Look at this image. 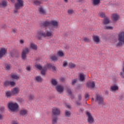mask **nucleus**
Here are the masks:
<instances>
[{"label": "nucleus", "instance_id": "f257e3e1", "mask_svg": "<svg viewBox=\"0 0 124 124\" xmlns=\"http://www.w3.org/2000/svg\"><path fill=\"white\" fill-rule=\"evenodd\" d=\"M52 113L53 115L54 116L52 118V124H56L58 122V120L59 118H58V116L60 115L61 114V110L57 108H53L52 110Z\"/></svg>", "mask_w": 124, "mask_h": 124}, {"label": "nucleus", "instance_id": "f03ea898", "mask_svg": "<svg viewBox=\"0 0 124 124\" xmlns=\"http://www.w3.org/2000/svg\"><path fill=\"white\" fill-rule=\"evenodd\" d=\"M8 107L11 112L19 111V105L17 103H9Z\"/></svg>", "mask_w": 124, "mask_h": 124}, {"label": "nucleus", "instance_id": "7ed1b4c3", "mask_svg": "<svg viewBox=\"0 0 124 124\" xmlns=\"http://www.w3.org/2000/svg\"><path fill=\"white\" fill-rule=\"evenodd\" d=\"M95 101L97 102L99 105H103L104 104V99H103L102 95L99 94H96Z\"/></svg>", "mask_w": 124, "mask_h": 124}, {"label": "nucleus", "instance_id": "20e7f679", "mask_svg": "<svg viewBox=\"0 0 124 124\" xmlns=\"http://www.w3.org/2000/svg\"><path fill=\"white\" fill-rule=\"evenodd\" d=\"M30 53V50L28 47H25L24 49L22 50L21 54V58L25 61L27 58V55Z\"/></svg>", "mask_w": 124, "mask_h": 124}, {"label": "nucleus", "instance_id": "39448f33", "mask_svg": "<svg viewBox=\"0 0 124 124\" xmlns=\"http://www.w3.org/2000/svg\"><path fill=\"white\" fill-rule=\"evenodd\" d=\"M119 42L116 44V47H120V46H123V43H124V39L123 37V32H121L119 35L118 37Z\"/></svg>", "mask_w": 124, "mask_h": 124}, {"label": "nucleus", "instance_id": "423d86ee", "mask_svg": "<svg viewBox=\"0 0 124 124\" xmlns=\"http://www.w3.org/2000/svg\"><path fill=\"white\" fill-rule=\"evenodd\" d=\"M19 51L16 49H14L10 52V56L12 58L18 59L19 58Z\"/></svg>", "mask_w": 124, "mask_h": 124}, {"label": "nucleus", "instance_id": "0eeeda50", "mask_svg": "<svg viewBox=\"0 0 124 124\" xmlns=\"http://www.w3.org/2000/svg\"><path fill=\"white\" fill-rule=\"evenodd\" d=\"M37 37L39 40H42V37H45V32L40 30L37 32Z\"/></svg>", "mask_w": 124, "mask_h": 124}, {"label": "nucleus", "instance_id": "6e6552de", "mask_svg": "<svg viewBox=\"0 0 124 124\" xmlns=\"http://www.w3.org/2000/svg\"><path fill=\"white\" fill-rule=\"evenodd\" d=\"M86 115L88 117V123L89 124H93V122H94V119L91 113L89 111H86Z\"/></svg>", "mask_w": 124, "mask_h": 124}, {"label": "nucleus", "instance_id": "1a4fd4ad", "mask_svg": "<svg viewBox=\"0 0 124 124\" xmlns=\"http://www.w3.org/2000/svg\"><path fill=\"white\" fill-rule=\"evenodd\" d=\"M17 2L15 5L16 9H20L21 7L24 6V1L23 0H17Z\"/></svg>", "mask_w": 124, "mask_h": 124}, {"label": "nucleus", "instance_id": "9d476101", "mask_svg": "<svg viewBox=\"0 0 124 124\" xmlns=\"http://www.w3.org/2000/svg\"><path fill=\"white\" fill-rule=\"evenodd\" d=\"M7 53V50L4 48V47H1L0 49V60H1L2 59L3 57H4V55L5 54Z\"/></svg>", "mask_w": 124, "mask_h": 124}, {"label": "nucleus", "instance_id": "9b49d317", "mask_svg": "<svg viewBox=\"0 0 124 124\" xmlns=\"http://www.w3.org/2000/svg\"><path fill=\"white\" fill-rule=\"evenodd\" d=\"M86 87L93 89L95 87V83H94V81H88L86 83Z\"/></svg>", "mask_w": 124, "mask_h": 124}, {"label": "nucleus", "instance_id": "f8f14e48", "mask_svg": "<svg viewBox=\"0 0 124 124\" xmlns=\"http://www.w3.org/2000/svg\"><path fill=\"white\" fill-rule=\"evenodd\" d=\"M81 100H82V95L79 94L78 95V100L76 101V103L78 106H82Z\"/></svg>", "mask_w": 124, "mask_h": 124}, {"label": "nucleus", "instance_id": "ddd939ff", "mask_svg": "<svg viewBox=\"0 0 124 124\" xmlns=\"http://www.w3.org/2000/svg\"><path fill=\"white\" fill-rule=\"evenodd\" d=\"M55 89L58 93H62L63 92V87L62 85H59L56 86Z\"/></svg>", "mask_w": 124, "mask_h": 124}, {"label": "nucleus", "instance_id": "4468645a", "mask_svg": "<svg viewBox=\"0 0 124 124\" xmlns=\"http://www.w3.org/2000/svg\"><path fill=\"white\" fill-rule=\"evenodd\" d=\"M119 18H120V16L115 14H113L111 16L112 20L114 22H117V20H119Z\"/></svg>", "mask_w": 124, "mask_h": 124}, {"label": "nucleus", "instance_id": "2eb2a0df", "mask_svg": "<svg viewBox=\"0 0 124 124\" xmlns=\"http://www.w3.org/2000/svg\"><path fill=\"white\" fill-rule=\"evenodd\" d=\"M12 93L13 94H15V95H17L19 93V88H15L12 91Z\"/></svg>", "mask_w": 124, "mask_h": 124}, {"label": "nucleus", "instance_id": "dca6fc26", "mask_svg": "<svg viewBox=\"0 0 124 124\" xmlns=\"http://www.w3.org/2000/svg\"><path fill=\"white\" fill-rule=\"evenodd\" d=\"M110 23V19H109V17H107L103 20L104 25H108Z\"/></svg>", "mask_w": 124, "mask_h": 124}, {"label": "nucleus", "instance_id": "f3484780", "mask_svg": "<svg viewBox=\"0 0 124 124\" xmlns=\"http://www.w3.org/2000/svg\"><path fill=\"white\" fill-rule=\"evenodd\" d=\"M50 26H53V27H58L59 24L56 20H52L50 21Z\"/></svg>", "mask_w": 124, "mask_h": 124}, {"label": "nucleus", "instance_id": "a211bd4d", "mask_svg": "<svg viewBox=\"0 0 124 124\" xmlns=\"http://www.w3.org/2000/svg\"><path fill=\"white\" fill-rule=\"evenodd\" d=\"M27 113H28V111L26 109H22L19 111V114L21 116H25V115H27Z\"/></svg>", "mask_w": 124, "mask_h": 124}, {"label": "nucleus", "instance_id": "6ab92c4d", "mask_svg": "<svg viewBox=\"0 0 124 124\" xmlns=\"http://www.w3.org/2000/svg\"><path fill=\"white\" fill-rule=\"evenodd\" d=\"M30 48L33 50H37V46L33 43H31Z\"/></svg>", "mask_w": 124, "mask_h": 124}, {"label": "nucleus", "instance_id": "aec40b11", "mask_svg": "<svg viewBox=\"0 0 124 124\" xmlns=\"http://www.w3.org/2000/svg\"><path fill=\"white\" fill-rule=\"evenodd\" d=\"M39 13L41 14L44 15L46 13V11L42 7L39 8Z\"/></svg>", "mask_w": 124, "mask_h": 124}, {"label": "nucleus", "instance_id": "412c9836", "mask_svg": "<svg viewBox=\"0 0 124 124\" xmlns=\"http://www.w3.org/2000/svg\"><path fill=\"white\" fill-rule=\"evenodd\" d=\"M51 82L53 86H57V85H58V81H57L56 79L54 78H52L51 79Z\"/></svg>", "mask_w": 124, "mask_h": 124}, {"label": "nucleus", "instance_id": "4be33fe9", "mask_svg": "<svg viewBox=\"0 0 124 124\" xmlns=\"http://www.w3.org/2000/svg\"><path fill=\"white\" fill-rule=\"evenodd\" d=\"M110 89L111 91H118L119 90V87L117 86V85H114L110 87Z\"/></svg>", "mask_w": 124, "mask_h": 124}, {"label": "nucleus", "instance_id": "5701e85b", "mask_svg": "<svg viewBox=\"0 0 124 124\" xmlns=\"http://www.w3.org/2000/svg\"><path fill=\"white\" fill-rule=\"evenodd\" d=\"M93 3L94 5H98L100 3V0H93Z\"/></svg>", "mask_w": 124, "mask_h": 124}, {"label": "nucleus", "instance_id": "b1692460", "mask_svg": "<svg viewBox=\"0 0 124 124\" xmlns=\"http://www.w3.org/2000/svg\"><path fill=\"white\" fill-rule=\"evenodd\" d=\"M44 27H48V26H51V22L45 21L43 22Z\"/></svg>", "mask_w": 124, "mask_h": 124}, {"label": "nucleus", "instance_id": "393cba45", "mask_svg": "<svg viewBox=\"0 0 124 124\" xmlns=\"http://www.w3.org/2000/svg\"><path fill=\"white\" fill-rule=\"evenodd\" d=\"M71 116V112L70 111H66L65 112V116L67 118H69Z\"/></svg>", "mask_w": 124, "mask_h": 124}, {"label": "nucleus", "instance_id": "a878e982", "mask_svg": "<svg viewBox=\"0 0 124 124\" xmlns=\"http://www.w3.org/2000/svg\"><path fill=\"white\" fill-rule=\"evenodd\" d=\"M79 80L83 82V81H85V76L83 74H80L79 75Z\"/></svg>", "mask_w": 124, "mask_h": 124}, {"label": "nucleus", "instance_id": "bb28decb", "mask_svg": "<svg viewBox=\"0 0 124 124\" xmlns=\"http://www.w3.org/2000/svg\"><path fill=\"white\" fill-rule=\"evenodd\" d=\"M69 68H75V67H76V64L72 63V62H70L69 63Z\"/></svg>", "mask_w": 124, "mask_h": 124}, {"label": "nucleus", "instance_id": "cd10ccee", "mask_svg": "<svg viewBox=\"0 0 124 124\" xmlns=\"http://www.w3.org/2000/svg\"><path fill=\"white\" fill-rule=\"evenodd\" d=\"M93 39L95 42H98L99 41V37L97 36H93Z\"/></svg>", "mask_w": 124, "mask_h": 124}, {"label": "nucleus", "instance_id": "c85d7f7f", "mask_svg": "<svg viewBox=\"0 0 124 124\" xmlns=\"http://www.w3.org/2000/svg\"><path fill=\"white\" fill-rule=\"evenodd\" d=\"M1 5L4 7H6V6H7V1L6 0L2 1V3H1Z\"/></svg>", "mask_w": 124, "mask_h": 124}, {"label": "nucleus", "instance_id": "c756f323", "mask_svg": "<svg viewBox=\"0 0 124 124\" xmlns=\"http://www.w3.org/2000/svg\"><path fill=\"white\" fill-rule=\"evenodd\" d=\"M49 36H52V31H47L45 33V37H49Z\"/></svg>", "mask_w": 124, "mask_h": 124}, {"label": "nucleus", "instance_id": "7c9ffc66", "mask_svg": "<svg viewBox=\"0 0 124 124\" xmlns=\"http://www.w3.org/2000/svg\"><path fill=\"white\" fill-rule=\"evenodd\" d=\"M29 99L30 100V101H32L33 99L34 98V95L30 94L29 96Z\"/></svg>", "mask_w": 124, "mask_h": 124}, {"label": "nucleus", "instance_id": "2f4dec72", "mask_svg": "<svg viewBox=\"0 0 124 124\" xmlns=\"http://www.w3.org/2000/svg\"><path fill=\"white\" fill-rule=\"evenodd\" d=\"M12 92H10V91H7L6 92V96H7V97H9V96H11V95H12Z\"/></svg>", "mask_w": 124, "mask_h": 124}, {"label": "nucleus", "instance_id": "473e14b6", "mask_svg": "<svg viewBox=\"0 0 124 124\" xmlns=\"http://www.w3.org/2000/svg\"><path fill=\"white\" fill-rule=\"evenodd\" d=\"M36 80L37 81V82H42L43 81L42 78L40 76H37L36 77Z\"/></svg>", "mask_w": 124, "mask_h": 124}, {"label": "nucleus", "instance_id": "72a5a7b5", "mask_svg": "<svg viewBox=\"0 0 124 124\" xmlns=\"http://www.w3.org/2000/svg\"><path fill=\"white\" fill-rule=\"evenodd\" d=\"M10 84V81L8 80H6L4 82V86H5V87H7V86H9Z\"/></svg>", "mask_w": 124, "mask_h": 124}, {"label": "nucleus", "instance_id": "f704fd0d", "mask_svg": "<svg viewBox=\"0 0 124 124\" xmlns=\"http://www.w3.org/2000/svg\"><path fill=\"white\" fill-rule=\"evenodd\" d=\"M5 68L6 70H9V69H10V64H5Z\"/></svg>", "mask_w": 124, "mask_h": 124}, {"label": "nucleus", "instance_id": "c9c22d12", "mask_svg": "<svg viewBox=\"0 0 124 124\" xmlns=\"http://www.w3.org/2000/svg\"><path fill=\"white\" fill-rule=\"evenodd\" d=\"M100 17H101V18H104V19L107 17L105 14L103 13H100Z\"/></svg>", "mask_w": 124, "mask_h": 124}, {"label": "nucleus", "instance_id": "e433bc0d", "mask_svg": "<svg viewBox=\"0 0 124 124\" xmlns=\"http://www.w3.org/2000/svg\"><path fill=\"white\" fill-rule=\"evenodd\" d=\"M50 59L52 60V61H56L58 60V57H57L56 56H52L50 57Z\"/></svg>", "mask_w": 124, "mask_h": 124}, {"label": "nucleus", "instance_id": "4c0bfd02", "mask_svg": "<svg viewBox=\"0 0 124 124\" xmlns=\"http://www.w3.org/2000/svg\"><path fill=\"white\" fill-rule=\"evenodd\" d=\"M11 78L13 79H19V77H18L17 75H16L15 74L12 75Z\"/></svg>", "mask_w": 124, "mask_h": 124}, {"label": "nucleus", "instance_id": "58836bf2", "mask_svg": "<svg viewBox=\"0 0 124 124\" xmlns=\"http://www.w3.org/2000/svg\"><path fill=\"white\" fill-rule=\"evenodd\" d=\"M67 92L69 93V95H72V92L70 88H67Z\"/></svg>", "mask_w": 124, "mask_h": 124}, {"label": "nucleus", "instance_id": "ea45409f", "mask_svg": "<svg viewBox=\"0 0 124 124\" xmlns=\"http://www.w3.org/2000/svg\"><path fill=\"white\" fill-rule=\"evenodd\" d=\"M34 3L35 5H40V4H41V2L39 0H35L34 1Z\"/></svg>", "mask_w": 124, "mask_h": 124}, {"label": "nucleus", "instance_id": "a19ab883", "mask_svg": "<svg viewBox=\"0 0 124 124\" xmlns=\"http://www.w3.org/2000/svg\"><path fill=\"white\" fill-rule=\"evenodd\" d=\"M77 83V79H74L72 80V85L74 86Z\"/></svg>", "mask_w": 124, "mask_h": 124}, {"label": "nucleus", "instance_id": "79ce46f5", "mask_svg": "<svg viewBox=\"0 0 124 124\" xmlns=\"http://www.w3.org/2000/svg\"><path fill=\"white\" fill-rule=\"evenodd\" d=\"M53 65L51 63H47L46 65V67H47L48 69H51L52 68Z\"/></svg>", "mask_w": 124, "mask_h": 124}, {"label": "nucleus", "instance_id": "37998d69", "mask_svg": "<svg viewBox=\"0 0 124 124\" xmlns=\"http://www.w3.org/2000/svg\"><path fill=\"white\" fill-rule=\"evenodd\" d=\"M35 67L38 69H39V70H42L43 68L42 66H41L40 65H35Z\"/></svg>", "mask_w": 124, "mask_h": 124}, {"label": "nucleus", "instance_id": "c03bdc74", "mask_svg": "<svg viewBox=\"0 0 124 124\" xmlns=\"http://www.w3.org/2000/svg\"><path fill=\"white\" fill-rule=\"evenodd\" d=\"M17 101L18 102H20V103H23V102H24V99H23L22 98H17Z\"/></svg>", "mask_w": 124, "mask_h": 124}, {"label": "nucleus", "instance_id": "a18cd8bd", "mask_svg": "<svg viewBox=\"0 0 124 124\" xmlns=\"http://www.w3.org/2000/svg\"><path fill=\"white\" fill-rule=\"evenodd\" d=\"M58 54L60 57H63L64 55L63 52L62 51H59Z\"/></svg>", "mask_w": 124, "mask_h": 124}, {"label": "nucleus", "instance_id": "49530a36", "mask_svg": "<svg viewBox=\"0 0 124 124\" xmlns=\"http://www.w3.org/2000/svg\"><path fill=\"white\" fill-rule=\"evenodd\" d=\"M105 30H113V27L112 26H106L105 28Z\"/></svg>", "mask_w": 124, "mask_h": 124}, {"label": "nucleus", "instance_id": "de8ad7c7", "mask_svg": "<svg viewBox=\"0 0 124 124\" xmlns=\"http://www.w3.org/2000/svg\"><path fill=\"white\" fill-rule=\"evenodd\" d=\"M3 112H4V107H1L0 108V113L1 114H2V113H3Z\"/></svg>", "mask_w": 124, "mask_h": 124}, {"label": "nucleus", "instance_id": "09e8293b", "mask_svg": "<svg viewBox=\"0 0 124 124\" xmlns=\"http://www.w3.org/2000/svg\"><path fill=\"white\" fill-rule=\"evenodd\" d=\"M123 72H121L120 73V76H121V77H122V78H124V67H123Z\"/></svg>", "mask_w": 124, "mask_h": 124}, {"label": "nucleus", "instance_id": "8fccbe9b", "mask_svg": "<svg viewBox=\"0 0 124 124\" xmlns=\"http://www.w3.org/2000/svg\"><path fill=\"white\" fill-rule=\"evenodd\" d=\"M10 85L12 86V87H14V86L16 85V83H15L14 81H10Z\"/></svg>", "mask_w": 124, "mask_h": 124}, {"label": "nucleus", "instance_id": "3c124183", "mask_svg": "<svg viewBox=\"0 0 124 124\" xmlns=\"http://www.w3.org/2000/svg\"><path fill=\"white\" fill-rule=\"evenodd\" d=\"M73 12H74L73 11V10H71V9H69L68 10V11H67V13L70 14V15H71L73 13Z\"/></svg>", "mask_w": 124, "mask_h": 124}, {"label": "nucleus", "instance_id": "603ef678", "mask_svg": "<svg viewBox=\"0 0 124 124\" xmlns=\"http://www.w3.org/2000/svg\"><path fill=\"white\" fill-rule=\"evenodd\" d=\"M66 65H67V62L64 61L63 63V67H66Z\"/></svg>", "mask_w": 124, "mask_h": 124}, {"label": "nucleus", "instance_id": "864d4df0", "mask_svg": "<svg viewBox=\"0 0 124 124\" xmlns=\"http://www.w3.org/2000/svg\"><path fill=\"white\" fill-rule=\"evenodd\" d=\"M84 41H85V42H90V39L85 37L84 38Z\"/></svg>", "mask_w": 124, "mask_h": 124}, {"label": "nucleus", "instance_id": "5fc2aeb1", "mask_svg": "<svg viewBox=\"0 0 124 124\" xmlns=\"http://www.w3.org/2000/svg\"><path fill=\"white\" fill-rule=\"evenodd\" d=\"M82 85H81V84H78V86H77V90H80V89L81 88H82Z\"/></svg>", "mask_w": 124, "mask_h": 124}, {"label": "nucleus", "instance_id": "6e6d98bb", "mask_svg": "<svg viewBox=\"0 0 124 124\" xmlns=\"http://www.w3.org/2000/svg\"><path fill=\"white\" fill-rule=\"evenodd\" d=\"M46 71H44L43 70H42L41 71V73L42 74V75H45V74H46Z\"/></svg>", "mask_w": 124, "mask_h": 124}, {"label": "nucleus", "instance_id": "4d7b16f0", "mask_svg": "<svg viewBox=\"0 0 124 124\" xmlns=\"http://www.w3.org/2000/svg\"><path fill=\"white\" fill-rule=\"evenodd\" d=\"M26 70L27 71H31V66H28L26 67Z\"/></svg>", "mask_w": 124, "mask_h": 124}, {"label": "nucleus", "instance_id": "13d9d810", "mask_svg": "<svg viewBox=\"0 0 124 124\" xmlns=\"http://www.w3.org/2000/svg\"><path fill=\"white\" fill-rule=\"evenodd\" d=\"M47 68H48L47 67V66H45V67H44L43 68V69H42V70H44V71H46Z\"/></svg>", "mask_w": 124, "mask_h": 124}, {"label": "nucleus", "instance_id": "bf43d9fd", "mask_svg": "<svg viewBox=\"0 0 124 124\" xmlns=\"http://www.w3.org/2000/svg\"><path fill=\"white\" fill-rule=\"evenodd\" d=\"M16 31H17V29H13L12 32H13V33H16Z\"/></svg>", "mask_w": 124, "mask_h": 124}, {"label": "nucleus", "instance_id": "052dcab7", "mask_svg": "<svg viewBox=\"0 0 124 124\" xmlns=\"http://www.w3.org/2000/svg\"><path fill=\"white\" fill-rule=\"evenodd\" d=\"M1 29H4L6 28V25H5V24H4L3 25L1 26Z\"/></svg>", "mask_w": 124, "mask_h": 124}, {"label": "nucleus", "instance_id": "680f3d73", "mask_svg": "<svg viewBox=\"0 0 124 124\" xmlns=\"http://www.w3.org/2000/svg\"><path fill=\"white\" fill-rule=\"evenodd\" d=\"M51 68H52L53 71H56V66H52V67Z\"/></svg>", "mask_w": 124, "mask_h": 124}, {"label": "nucleus", "instance_id": "e2e57ef3", "mask_svg": "<svg viewBox=\"0 0 124 124\" xmlns=\"http://www.w3.org/2000/svg\"><path fill=\"white\" fill-rule=\"evenodd\" d=\"M65 80V79L64 78H62L61 79V82H64Z\"/></svg>", "mask_w": 124, "mask_h": 124}, {"label": "nucleus", "instance_id": "0e129e2a", "mask_svg": "<svg viewBox=\"0 0 124 124\" xmlns=\"http://www.w3.org/2000/svg\"><path fill=\"white\" fill-rule=\"evenodd\" d=\"M85 97L86 99L88 98L89 97V94H86Z\"/></svg>", "mask_w": 124, "mask_h": 124}, {"label": "nucleus", "instance_id": "69168bd1", "mask_svg": "<svg viewBox=\"0 0 124 124\" xmlns=\"http://www.w3.org/2000/svg\"><path fill=\"white\" fill-rule=\"evenodd\" d=\"M20 43L21 44H23L24 43V40H20Z\"/></svg>", "mask_w": 124, "mask_h": 124}, {"label": "nucleus", "instance_id": "338daca9", "mask_svg": "<svg viewBox=\"0 0 124 124\" xmlns=\"http://www.w3.org/2000/svg\"><path fill=\"white\" fill-rule=\"evenodd\" d=\"M14 13H17L18 12V9H16V10H14Z\"/></svg>", "mask_w": 124, "mask_h": 124}, {"label": "nucleus", "instance_id": "774afa93", "mask_svg": "<svg viewBox=\"0 0 124 124\" xmlns=\"http://www.w3.org/2000/svg\"><path fill=\"white\" fill-rule=\"evenodd\" d=\"M13 124H18V123H17L16 122H15V121H13Z\"/></svg>", "mask_w": 124, "mask_h": 124}]
</instances>
